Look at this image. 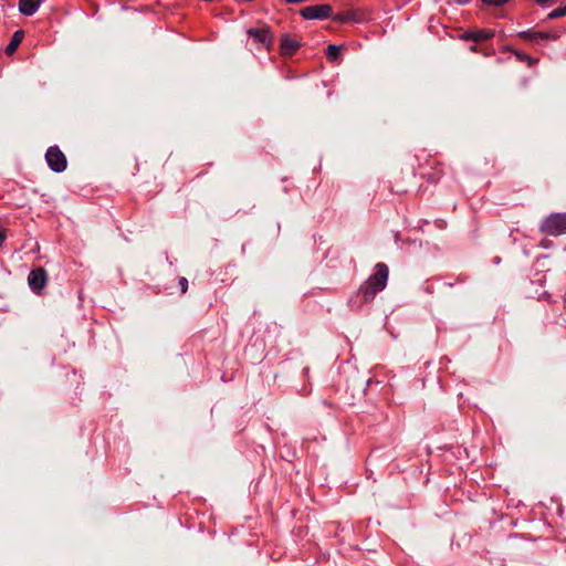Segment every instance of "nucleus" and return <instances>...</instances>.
<instances>
[{
  "mask_svg": "<svg viewBox=\"0 0 566 566\" xmlns=\"http://www.w3.org/2000/svg\"><path fill=\"white\" fill-rule=\"evenodd\" d=\"M338 55H339V48L337 45L329 44L326 48V56L329 61H332V62L336 61Z\"/></svg>",
  "mask_w": 566,
  "mask_h": 566,
  "instance_id": "nucleus-12",
  "label": "nucleus"
},
{
  "mask_svg": "<svg viewBox=\"0 0 566 566\" xmlns=\"http://www.w3.org/2000/svg\"><path fill=\"white\" fill-rule=\"evenodd\" d=\"M564 15H566V8H565V6H560L554 10H552L548 13L547 18L552 20V19H557L560 17H564Z\"/></svg>",
  "mask_w": 566,
  "mask_h": 566,
  "instance_id": "nucleus-15",
  "label": "nucleus"
},
{
  "mask_svg": "<svg viewBox=\"0 0 566 566\" xmlns=\"http://www.w3.org/2000/svg\"><path fill=\"white\" fill-rule=\"evenodd\" d=\"M4 240H6V234H4L3 230L0 228V247L3 245Z\"/></svg>",
  "mask_w": 566,
  "mask_h": 566,
  "instance_id": "nucleus-18",
  "label": "nucleus"
},
{
  "mask_svg": "<svg viewBox=\"0 0 566 566\" xmlns=\"http://www.w3.org/2000/svg\"><path fill=\"white\" fill-rule=\"evenodd\" d=\"M301 46V42L292 38L290 34L284 33L281 35L280 50L281 54L285 56L293 55Z\"/></svg>",
  "mask_w": 566,
  "mask_h": 566,
  "instance_id": "nucleus-9",
  "label": "nucleus"
},
{
  "mask_svg": "<svg viewBox=\"0 0 566 566\" xmlns=\"http://www.w3.org/2000/svg\"><path fill=\"white\" fill-rule=\"evenodd\" d=\"M517 36L537 45H543L549 41H556L558 39V35L555 33L532 30L521 31L517 33Z\"/></svg>",
  "mask_w": 566,
  "mask_h": 566,
  "instance_id": "nucleus-4",
  "label": "nucleus"
},
{
  "mask_svg": "<svg viewBox=\"0 0 566 566\" xmlns=\"http://www.w3.org/2000/svg\"><path fill=\"white\" fill-rule=\"evenodd\" d=\"M40 0H20L19 10L24 15H32L40 7Z\"/></svg>",
  "mask_w": 566,
  "mask_h": 566,
  "instance_id": "nucleus-10",
  "label": "nucleus"
},
{
  "mask_svg": "<svg viewBox=\"0 0 566 566\" xmlns=\"http://www.w3.org/2000/svg\"><path fill=\"white\" fill-rule=\"evenodd\" d=\"M332 13L333 9L329 4L308 6L301 10V15L306 20L327 19Z\"/></svg>",
  "mask_w": 566,
  "mask_h": 566,
  "instance_id": "nucleus-5",
  "label": "nucleus"
},
{
  "mask_svg": "<svg viewBox=\"0 0 566 566\" xmlns=\"http://www.w3.org/2000/svg\"><path fill=\"white\" fill-rule=\"evenodd\" d=\"M495 32L491 29L470 30L461 34V39L464 41L483 42L494 36Z\"/></svg>",
  "mask_w": 566,
  "mask_h": 566,
  "instance_id": "nucleus-8",
  "label": "nucleus"
},
{
  "mask_svg": "<svg viewBox=\"0 0 566 566\" xmlns=\"http://www.w3.org/2000/svg\"><path fill=\"white\" fill-rule=\"evenodd\" d=\"M458 3L460 4H465L468 2V0H455Z\"/></svg>",
  "mask_w": 566,
  "mask_h": 566,
  "instance_id": "nucleus-19",
  "label": "nucleus"
},
{
  "mask_svg": "<svg viewBox=\"0 0 566 566\" xmlns=\"http://www.w3.org/2000/svg\"><path fill=\"white\" fill-rule=\"evenodd\" d=\"M247 32L256 43L262 44L266 50H270L273 42V35L269 28L249 29Z\"/></svg>",
  "mask_w": 566,
  "mask_h": 566,
  "instance_id": "nucleus-7",
  "label": "nucleus"
},
{
  "mask_svg": "<svg viewBox=\"0 0 566 566\" xmlns=\"http://www.w3.org/2000/svg\"><path fill=\"white\" fill-rule=\"evenodd\" d=\"M353 19H354V14H353V12H349V11L340 12L333 17L334 21L340 22V23L349 22Z\"/></svg>",
  "mask_w": 566,
  "mask_h": 566,
  "instance_id": "nucleus-13",
  "label": "nucleus"
},
{
  "mask_svg": "<svg viewBox=\"0 0 566 566\" xmlns=\"http://www.w3.org/2000/svg\"><path fill=\"white\" fill-rule=\"evenodd\" d=\"M45 161L49 168L56 172H63L67 167V159L59 146H50L45 151Z\"/></svg>",
  "mask_w": 566,
  "mask_h": 566,
  "instance_id": "nucleus-3",
  "label": "nucleus"
},
{
  "mask_svg": "<svg viewBox=\"0 0 566 566\" xmlns=\"http://www.w3.org/2000/svg\"><path fill=\"white\" fill-rule=\"evenodd\" d=\"M565 8H566V4H565Z\"/></svg>",
  "mask_w": 566,
  "mask_h": 566,
  "instance_id": "nucleus-21",
  "label": "nucleus"
},
{
  "mask_svg": "<svg viewBox=\"0 0 566 566\" xmlns=\"http://www.w3.org/2000/svg\"><path fill=\"white\" fill-rule=\"evenodd\" d=\"M389 277L387 264L379 262L374 268V273L360 284L355 298L349 300L353 310H360L363 305L375 300L377 293L386 289Z\"/></svg>",
  "mask_w": 566,
  "mask_h": 566,
  "instance_id": "nucleus-1",
  "label": "nucleus"
},
{
  "mask_svg": "<svg viewBox=\"0 0 566 566\" xmlns=\"http://www.w3.org/2000/svg\"><path fill=\"white\" fill-rule=\"evenodd\" d=\"M509 0H482L484 4L493 6V7H502L504 6Z\"/></svg>",
  "mask_w": 566,
  "mask_h": 566,
  "instance_id": "nucleus-16",
  "label": "nucleus"
},
{
  "mask_svg": "<svg viewBox=\"0 0 566 566\" xmlns=\"http://www.w3.org/2000/svg\"><path fill=\"white\" fill-rule=\"evenodd\" d=\"M23 36H24V33H23L22 30L15 31L13 33L9 44L6 48V53L7 54H12L13 52H15L17 48L19 46V44L23 40Z\"/></svg>",
  "mask_w": 566,
  "mask_h": 566,
  "instance_id": "nucleus-11",
  "label": "nucleus"
},
{
  "mask_svg": "<svg viewBox=\"0 0 566 566\" xmlns=\"http://www.w3.org/2000/svg\"><path fill=\"white\" fill-rule=\"evenodd\" d=\"M516 59L521 62L527 63L530 66L536 63L537 61L534 60L532 56L527 55L526 53H523L521 51H512Z\"/></svg>",
  "mask_w": 566,
  "mask_h": 566,
  "instance_id": "nucleus-14",
  "label": "nucleus"
},
{
  "mask_svg": "<svg viewBox=\"0 0 566 566\" xmlns=\"http://www.w3.org/2000/svg\"><path fill=\"white\" fill-rule=\"evenodd\" d=\"M539 230L552 237L566 234V213H551L544 219Z\"/></svg>",
  "mask_w": 566,
  "mask_h": 566,
  "instance_id": "nucleus-2",
  "label": "nucleus"
},
{
  "mask_svg": "<svg viewBox=\"0 0 566 566\" xmlns=\"http://www.w3.org/2000/svg\"><path fill=\"white\" fill-rule=\"evenodd\" d=\"M179 287L182 294H185L188 290V280L184 276L179 277Z\"/></svg>",
  "mask_w": 566,
  "mask_h": 566,
  "instance_id": "nucleus-17",
  "label": "nucleus"
},
{
  "mask_svg": "<svg viewBox=\"0 0 566 566\" xmlns=\"http://www.w3.org/2000/svg\"><path fill=\"white\" fill-rule=\"evenodd\" d=\"M46 282L48 275L42 268L33 269L28 275V284L35 293H39L46 285Z\"/></svg>",
  "mask_w": 566,
  "mask_h": 566,
  "instance_id": "nucleus-6",
  "label": "nucleus"
},
{
  "mask_svg": "<svg viewBox=\"0 0 566 566\" xmlns=\"http://www.w3.org/2000/svg\"><path fill=\"white\" fill-rule=\"evenodd\" d=\"M431 181H437L439 179V175L437 177H429Z\"/></svg>",
  "mask_w": 566,
  "mask_h": 566,
  "instance_id": "nucleus-20",
  "label": "nucleus"
}]
</instances>
